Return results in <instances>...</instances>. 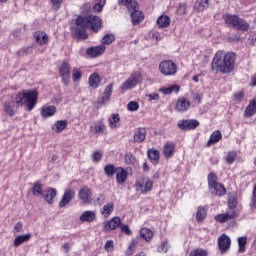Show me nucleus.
<instances>
[{"mask_svg":"<svg viewBox=\"0 0 256 256\" xmlns=\"http://www.w3.org/2000/svg\"><path fill=\"white\" fill-rule=\"evenodd\" d=\"M140 237L149 243V241L153 239V231H151L149 228H142L140 230Z\"/></svg>","mask_w":256,"mask_h":256,"instance_id":"39","label":"nucleus"},{"mask_svg":"<svg viewBox=\"0 0 256 256\" xmlns=\"http://www.w3.org/2000/svg\"><path fill=\"white\" fill-rule=\"evenodd\" d=\"M147 155L148 158L150 159V161H154L155 163H157V161H159V152L156 149H149L147 151Z\"/></svg>","mask_w":256,"mask_h":256,"instance_id":"44","label":"nucleus"},{"mask_svg":"<svg viewBox=\"0 0 256 256\" xmlns=\"http://www.w3.org/2000/svg\"><path fill=\"white\" fill-rule=\"evenodd\" d=\"M224 21L230 27L237 29L238 31H248L249 30V23H247L242 18L236 15H224Z\"/></svg>","mask_w":256,"mask_h":256,"instance_id":"5","label":"nucleus"},{"mask_svg":"<svg viewBox=\"0 0 256 256\" xmlns=\"http://www.w3.org/2000/svg\"><path fill=\"white\" fill-rule=\"evenodd\" d=\"M159 71L162 75H175V73H177V64L172 60H164L159 64Z\"/></svg>","mask_w":256,"mask_h":256,"instance_id":"7","label":"nucleus"},{"mask_svg":"<svg viewBox=\"0 0 256 256\" xmlns=\"http://www.w3.org/2000/svg\"><path fill=\"white\" fill-rule=\"evenodd\" d=\"M38 98L39 94L36 90H28L23 93L18 92L12 101H14V105L17 107H23V105H26L28 111H33L37 105Z\"/></svg>","mask_w":256,"mask_h":256,"instance_id":"2","label":"nucleus"},{"mask_svg":"<svg viewBox=\"0 0 256 256\" xmlns=\"http://www.w3.org/2000/svg\"><path fill=\"white\" fill-rule=\"evenodd\" d=\"M59 73L64 85H69V81H71V64L68 61H63L60 64Z\"/></svg>","mask_w":256,"mask_h":256,"instance_id":"8","label":"nucleus"},{"mask_svg":"<svg viewBox=\"0 0 256 256\" xmlns=\"http://www.w3.org/2000/svg\"><path fill=\"white\" fill-rule=\"evenodd\" d=\"M57 113V107L55 106H43L41 108V115L44 117V119H47L49 117H53Z\"/></svg>","mask_w":256,"mask_h":256,"instance_id":"24","label":"nucleus"},{"mask_svg":"<svg viewBox=\"0 0 256 256\" xmlns=\"http://www.w3.org/2000/svg\"><path fill=\"white\" fill-rule=\"evenodd\" d=\"M44 192H45V190H43V184H41V182L34 183V185L32 187V194L35 197H39V196L43 195Z\"/></svg>","mask_w":256,"mask_h":256,"instance_id":"41","label":"nucleus"},{"mask_svg":"<svg viewBox=\"0 0 256 256\" xmlns=\"http://www.w3.org/2000/svg\"><path fill=\"white\" fill-rule=\"evenodd\" d=\"M34 38L36 39V43H38V45H47L49 42V36L44 31L35 32Z\"/></svg>","mask_w":256,"mask_h":256,"instance_id":"21","label":"nucleus"},{"mask_svg":"<svg viewBox=\"0 0 256 256\" xmlns=\"http://www.w3.org/2000/svg\"><path fill=\"white\" fill-rule=\"evenodd\" d=\"M163 154L166 159H171L175 155V144L166 143L163 147Z\"/></svg>","mask_w":256,"mask_h":256,"instance_id":"27","label":"nucleus"},{"mask_svg":"<svg viewBox=\"0 0 256 256\" xmlns=\"http://www.w3.org/2000/svg\"><path fill=\"white\" fill-rule=\"evenodd\" d=\"M67 125H69V122L67 120H58L55 122L53 130L55 133H61L62 131H65L67 129Z\"/></svg>","mask_w":256,"mask_h":256,"instance_id":"34","label":"nucleus"},{"mask_svg":"<svg viewBox=\"0 0 256 256\" xmlns=\"http://www.w3.org/2000/svg\"><path fill=\"white\" fill-rule=\"evenodd\" d=\"M127 175L125 169L121 167L116 168V180L119 185H123L127 181Z\"/></svg>","mask_w":256,"mask_h":256,"instance_id":"25","label":"nucleus"},{"mask_svg":"<svg viewBox=\"0 0 256 256\" xmlns=\"http://www.w3.org/2000/svg\"><path fill=\"white\" fill-rule=\"evenodd\" d=\"M237 217V213L235 211L226 212L224 214H218L215 216V221L218 223H227V221L231 219H235Z\"/></svg>","mask_w":256,"mask_h":256,"instance_id":"16","label":"nucleus"},{"mask_svg":"<svg viewBox=\"0 0 256 256\" xmlns=\"http://www.w3.org/2000/svg\"><path fill=\"white\" fill-rule=\"evenodd\" d=\"M119 5L127 7L129 13H131V21L133 25H139L145 15L139 10V4L135 0H118Z\"/></svg>","mask_w":256,"mask_h":256,"instance_id":"3","label":"nucleus"},{"mask_svg":"<svg viewBox=\"0 0 256 256\" xmlns=\"http://www.w3.org/2000/svg\"><path fill=\"white\" fill-rule=\"evenodd\" d=\"M235 59H237L235 52L217 51L211 63L213 73H222V75L232 73L235 69Z\"/></svg>","mask_w":256,"mask_h":256,"instance_id":"1","label":"nucleus"},{"mask_svg":"<svg viewBox=\"0 0 256 256\" xmlns=\"http://www.w3.org/2000/svg\"><path fill=\"white\" fill-rule=\"evenodd\" d=\"M104 173L107 177H113L117 173V169H115L113 164H108L104 167Z\"/></svg>","mask_w":256,"mask_h":256,"instance_id":"45","label":"nucleus"},{"mask_svg":"<svg viewBox=\"0 0 256 256\" xmlns=\"http://www.w3.org/2000/svg\"><path fill=\"white\" fill-rule=\"evenodd\" d=\"M120 229L122 231V233H125V235H131V229H129V226L125 225V224H121L120 225Z\"/></svg>","mask_w":256,"mask_h":256,"instance_id":"59","label":"nucleus"},{"mask_svg":"<svg viewBox=\"0 0 256 256\" xmlns=\"http://www.w3.org/2000/svg\"><path fill=\"white\" fill-rule=\"evenodd\" d=\"M206 217H207V208L203 206L198 207L197 213H196L197 223H202V221H205Z\"/></svg>","mask_w":256,"mask_h":256,"instance_id":"35","label":"nucleus"},{"mask_svg":"<svg viewBox=\"0 0 256 256\" xmlns=\"http://www.w3.org/2000/svg\"><path fill=\"white\" fill-rule=\"evenodd\" d=\"M236 157H237V154H235V152H229L226 157L227 163H229V165H231L233 163V161H235Z\"/></svg>","mask_w":256,"mask_h":256,"instance_id":"57","label":"nucleus"},{"mask_svg":"<svg viewBox=\"0 0 256 256\" xmlns=\"http://www.w3.org/2000/svg\"><path fill=\"white\" fill-rule=\"evenodd\" d=\"M228 207L229 209H236L237 208V195L232 194L228 198Z\"/></svg>","mask_w":256,"mask_h":256,"instance_id":"47","label":"nucleus"},{"mask_svg":"<svg viewBox=\"0 0 256 256\" xmlns=\"http://www.w3.org/2000/svg\"><path fill=\"white\" fill-rule=\"evenodd\" d=\"M256 114V99L250 101L249 105L246 107L244 111L245 117H253Z\"/></svg>","mask_w":256,"mask_h":256,"instance_id":"31","label":"nucleus"},{"mask_svg":"<svg viewBox=\"0 0 256 256\" xmlns=\"http://www.w3.org/2000/svg\"><path fill=\"white\" fill-rule=\"evenodd\" d=\"M29 239H31L30 233L17 236L14 240V247H19V245H23V243H27V241H29Z\"/></svg>","mask_w":256,"mask_h":256,"instance_id":"37","label":"nucleus"},{"mask_svg":"<svg viewBox=\"0 0 256 256\" xmlns=\"http://www.w3.org/2000/svg\"><path fill=\"white\" fill-rule=\"evenodd\" d=\"M88 83L92 89H97L99 83H101V76L98 73H93L90 75Z\"/></svg>","mask_w":256,"mask_h":256,"instance_id":"30","label":"nucleus"},{"mask_svg":"<svg viewBox=\"0 0 256 256\" xmlns=\"http://www.w3.org/2000/svg\"><path fill=\"white\" fill-rule=\"evenodd\" d=\"M91 129L94 130L96 135H107V126H105V123L101 121L94 123V125L91 126Z\"/></svg>","mask_w":256,"mask_h":256,"instance_id":"23","label":"nucleus"},{"mask_svg":"<svg viewBox=\"0 0 256 256\" xmlns=\"http://www.w3.org/2000/svg\"><path fill=\"white\" fill-rule=\"evenodd\" d=\"M107 47H105V45H99V46H94V47H90L86 50V53L88 55V57H101V55H103V53H105Z\"/></svg>","mask_w":256,"mask_h":256,"instance_id":"11","label":"nucleus"},{"mask_svg":"<svg viewBox=\"0 0 256 256\" xmlns=\"http://www.w3.org/2000/svg\"><path fill=\"white\" fill-rule=\"evenodd\" d=\"M147 138V130L145 128H138L134 132V142L135 143H143Z\"/></svg>","mask_w":256,"mask_h":256,"instance_id":"20","label":"nucleus"},{"mask_svg":"<svg viewBox=\"0 0 256 256\" xmlns=\"http://www.w3.org/2000/svg\"><path fill=\"white\" fill-rule=\"evenodd\" d=\"M128 111H139V103L137 101H131L127 105Z\"/></svg>","mask_w":256,"mask_h":256,"instance_id":"53","label":"nucleus"},{"mask_svg":"<svg viewBox=\"0 0 256 256\" xmlns=\"http://www.w3.org/2000/svg\"><path fill=\"white\" fill-rule=\"evenodd\" d=\"M189 107H191V101L185 97H182L177 100L175 109L180 113H184V111L189 110Z\"/></svg>","mask_w":256,"mask_h":256,"instance_id":"12","label":"nucleus"},{"mask_svg":"<svg viewBox=\"0 0 256 256\" xmlns=\"http://www.w3.org/2000/svg\"><path fill=\"white\" fill-rule=\"evenodd\" d=\"M158 253H167V241L162 242L161 245L158 246Z\"/></svg>","mask_w":256,"mask_h":256,"instance_id":"58","label":"nucleus"},{"mask_svg":"<svg viewBox=\"0 0 256 256\" xmlns=\"http://www.w3.org/2000/svg\"><path fill=\"white\" fill-rule=\"evenodd\" d=\"M104 249L107 251V253H113V249H115V243L113 240H108L104 246Z\"/></svg>","mask_w":256,"mask_h":256,"instance_id":"52","label":"nucleus"},{"mask_svg":"<svg viewBox=\"0 0 256 256\" xmlns=\"http://www.w3.org/2000/svg\"><path fill=\"white\" fill-rule=\"evenodd\" d=\"M199 126V121L192 119V120H182L178 122V127L182 131H193V129H197Z\"/></svg>","mask_w":256,"mask_h":256,"instance_id":"9","label":"nucleus"},{"mask_svg":"<svg viewBox=\"0 0 256 256\" xmlns=\"http://www.w3.org/2000/svg\"><path fill=\"white\" fill-rule=\"evenodd\" d=\"M179 89H181V87H179V85H170L169 87L166 88H160L159 91L160 93H163V95H171V93H173V91L175 93H179Z\"/></svg>","mask_w":256,"mask_h":256,"instance_id":"40","label":"nucleus"},{"mask_svg":"<svg viewBox=\"0 0 256 256\" xmlns=\"http://www.w3.org/2000/svg\"><path fill=\"white\" fill-rule=\"evenodd\" d=\"M139 241H141V238H139V237H136L131 240L129 247L126 250V255H128V256L133 255L135 249H137V246L139 245Z\"/></svg>","mask_w":256,"mask_h":256,"instance_id":"38","label":"nucleus"},{"mask_svg":"<svg viewBox=\"0 0 256 256\" xmlns=\"http://www.w3.org/2000/svg\"><path fill=\"white\" fill-rule=\"evenodd\" d=\"M138 189L142 191V193H147V191H151L153 189V181L150 179H145L142 184L138 185Z\"/></svg>","mask_w":256,"mask_h":256,"instance_id":"36","label":"nucleus"},{"mask_svg":"<svg viewBox=\"0 0 256 256\" xmlns=\"http://www.w3.org/2000/svg\"><path fill=\"white\" fill-rule=\"evenodd\" d=\"M247 237L238 238L239 253H243L246 249Z\"/></svg>","mask_w":256,"mask_h":256,"instance_id":"49","label":"nucleus"},{"mask_svg":"<svg viewBox=\"0 0 256 256\" xmlns=\"http://www.w3.org/2000/svg\"><path fill=\"white\" fill-rule=\"evenodd\" d=\"M119 121V114H112V116L108 119L110 129H117V123Z\"/></svg>","mask_w":256,"mask_h":256,"instance_id":"42","label":"nucleus"},{"mask_svg":"<svg viewBox=\"0 0 256 256\" xmlns=\"http://www.w3.org/2000/svg\"><path fill=\"white\" fill-rule=\"evenodd\" d=\"M243 97H244L243 92H238L234 94V98L236 99V101H243Z\"/></svg>","mask_w":256,"mask_h":256,"instance_id":"62","label":"nucleus"},{"mask_svg":"<svg viewBox=\"0 0 256 256\" xmlns=\"http://www.w3.org/2000/svg\"><path fill=\"white\" fill-rule=\"evenodd\" d=\"M114 208H115V205L110 202L103 206L101 213H102V215L109 217V215H111L113 213Z\"/></svg>","mask_w":256,"mask_h":256,"instance_id":"43","label":"nucleus"},{"mask_svg":"<svg viewBox=\"0 0 256 256\" xmlns=\"http://www.w3.org/2000/svg\"><path fill=\"white\" fill-rule=\"evenodd\" d=\"M209 0H197L194 9L195 11H198V13H201L202 11H205V9H209Z\"/></svg>","mask_w":256,"mask_h":256,"instance_id":"32","label":"nucleus"},{"mask_svg":"<svg viewBox=\"0 0 256 256\" xmlns=\"http://www.w3.org/2000/svg\"><path fill=\"white\" fill-rule=\"evenodd\" d=\"M75 198V191L73 190H67L61 201L59 202V207H67V205H69V203H71V200H73Z\"/></svg>","mask_w":256,"mask_h":256,"instance_id":"15","label":"nucleus"},{"mask_svg":"<svg viewBox=\"0 0 256 256\" xmlns=\"http://www.w3.org/2000/svg\"><path fill=\"white\" fill-rule=\"evenodd\" d=\"M14 229L16 233H21L23 231V223L18 222L15 224Z\"/></svg>","mask_w":256,"mask_h":256,"instance_id":"61","label":"nucleus"},{"mask_svg":"<svg viewBox=\"0 0 256 256\" xmlns=\"http://www.w3.org/2000/svg\"><path fill=\"white\" fill-rule=\"evenodd\" d=\"M95 219H97L95 212L89 210L83 212L80 216V221H82V223H93Z\"/></svg>","mask_w":256,"mask_h":256,"instance_id":"26","label":"nucleus"},{"mask_svg":"<svg viewBox=\"0 0 256 256\" xmlns=\"http://www.w3.org/2000/svg\"><path fill=\"white\" fill-rule=\"evenodd\" d=\"M217 175H215V173L211 172L208 175V185H209V189H211L212 187H215V185H217Z\"/></svg>","mask_w":256,"mask_h":256,"instance_id":"48","label":"nucleus"},{"mask_svg":"<svg viewBox=\"0 0 256 256\" xmlns=\"http://www.w3.org/2000/svg\"><path fill=\"white\" fill-rule=\"evenodd\" d=\"M139 83H141V74L139 72H134L120 86V89L121 91H129L134 89V87H137Z\"/></svg>","mask_w":256,"mask_h":256,"instance_id":"6","label":"nucleus"},{"mask_svg":"<svg viewBox=\"0 0 256 256\" xmlns=\"http://www.w3.org/2000/svg\"><path fill=\"white\" fill-rule=\"evenodd\" d=\"M126 165H135L137 159L135 158V155L131 152H127L124 156Z\"/></svg>","mask_w":256,"mask_h":256,"instance_id":"46","label":"nucleus"},{"mask_svg":"<svg viewBox=\"0 0 256 256\" xmlns=\"http://www.w3.org/2000/svg\"><path fill=\"white\" fill-rule=\"evenodd\" d=\"M101 159H103V152L99 150L95 151L93 153V161H96L97 163H99Z\"/></svg>","mask_w":256,"mask_h":256,"instance_id":"56","label":"nucleus"},{"mask_svg":"<svg viewBox=\"0 0 256 256\" xmlns=\"http://www.w3.org/2000/svg\"><path fill=\"white\" fill-rule=\"evenodd\" d=\"M117 227H121V218L116 216L105 224L104 229L105 231H115Z\"/></svg>","mask_w":256,"mask_h":256,"instance_id":"19","label":"nucleus"},{"mask_svg":"<svg viewBox=\"0 0 256 256\" xmlns=\"http://www.w3.org/2000/svg\"><path fill=\"white\" fill-rule=\"evenodd\" d=\"M75 29L76 37L77 39H82L85 41V39H89V34H87V26L78 25Z\"/></svg>","mask_w":256,"mask_h":256,"instance_id":"22","label":"nucleus"},{"mask_svg":"<svg viewBox=\"0 0 256 256\" xmlns=\"http://www.w3.org/2000/svg\"><path fill=\"white\" fill-rule=\"evenodd\" d=\"M76 25H83V27H90V29L94 30L95 33L99 31L103 25L101 18L99 16H86V17H77Z\"/></svg>","mask_w":256,"mask_h":256,"instance_id":"4","label":"nucleus"},{"mask_svg":"<svg viewBox=\"0 0 256 256\" xmlns=\"http://www.w3.org/2000/svg\"><path fill=\"white\" fill-rule=\"evenodd\" d=\"M218 246L221 253H225L231 249V238L226 234H222L218 239Z\"/></svg>","mask_w":256,"mask_h":256,"instance_id":"10","label":"nucleus"},{"mask_svg":"<svg viewBox=\"0 0 256 256\" xmlns=\"http://www.w3.org/2000/svg\"><path fill=\"white\" fill-rule=\"evenodd\" d=\"M252 207H254V209H256V184H255V187L253 190Z\"/></svg>","mask_w":256,"mask_h":256,"instance_id":"63","label":"nucleus"},{"mask_svg":"<svg viewBox=\"0 0 256 256\" xmlns=\"http://www.w3.org/2000/svg\"><path fill=\"white\" fill-rule=\"evenodd\" d=\"M210 191L213 195H217L218 197H222V195H225L227 193V189H225V186L223 184H215L212 188H210Z\"/></svg>","mask_w":256,"mask_h":256,"instance_id":"28","label":"nucleus"},{"mask_svg":"<svg viewBox=\"0 0 256 256\" xmlns=\"http://www.w3.org/2000/svg\"><path fill=\"white\" fill-rule=\"evenodd\" d=\"M42 197L49 205H53V200L57 197V190L55 188L44 190Z\"/></svg>","mask_w":256,"mask_h":256,"instance_id":"17","label":"nucleus"},{"mask_svg":"<svg viewBox=\"0 0 256 256\" xmlns=\"http://www.w3.org/2000/svg\"><path fill=\"white\" fill-rule=\"evenodd\" d=\"M3 108L6 115H9V117H15V114L17 113V106L15 105V101L10 100L5 102Z\"/></svg>","mask_w":256,"mask_h":256,"instance_id":"14","label":"nucleus"},{"mask_svg":"<svg viewBox=\"0 0 256 256\" xmlns=\"http://www.w3.org/2000/svg\"><path fill=\"white\" fill-rule=\"evenodd\" d=\"M176 11H177V15H180V16L187 15V4L179 3Z\"/></svg>","mask_w":256,"mask_h":256,"instance_id":"51","label":"nucleus"},{"mask_svg":"<svg viewBox=\"0 0 256 256\" xmlns=\"http://www.w3.org/2000/svg\"><path fill=\"white\" fill-rule=\"evenodd\" d=\"M81 71L79 68H74L72 73V79L73 81H80L81 80Z\"/></svg>","mask_w":256,"mask_h":256,"instance_id":"54","label":"nucleus"},{"mask_svg":"<svg viewBox=\"0 0 256 256\" xmlns=\"http://www.w3.org/2000/svg\"><path fill=\"white\" fill-rule=\"evenodd\" d=\"M51 1H52V5L56 11L61 9V4L63 3V0H51Z\"/></svg>","mask_w":256,"mask_h":256,"instance_id":"60","label":"nucleus"},{"mask_svg":"<svg viewBox=\"0 0 256 256\" xmlns=\"http://www.w3.org/2000/svg\"><path fill=\"white\" fill-rule=\"evenodd\" d=\"M222 138H223V135L221 134V131L219 130L214 131L208 140V143H207L208 147H210V145H214V143H219V141H221Z\"/></svg>","mask_w":256,"mask_h":256,"instance_id":"33","label":"nucleus"},{"mask_svg":"<svg viewBox=\"0 0 256 256\" xmlns=\"http://www.w3.org/2000/svg\"><path fill=\"white\" fill-rule=\"evenodd\" d=\"M78 197L81 199V201H83V203H89L91 197H93V190L87 186H84L80 189Z\"/></svg>","mask_w":256,"mask_h":256,"instance_id":"13","label":"nucleus"},{"mask_svg":"<svg viewBox=\"0 0 256 256\" xmlns=\"http://www.w3.org/2000/svg\"><path fill=\"white\" fill-rule=\"evenodd\" d=\"M113 41H115V36L113 34H107L102 38L101 43L102 45H111Z\"/></svg>","mask_w":256,"mask_h":256,"instance_id":"50","label":"nucleus"},{"mask_svg":"<svg viewBox=\"0 0 256 256\" xmlns=\"http://www.w3.org/2000/svg\"><path fill=\"white\" fill-rule=\"evenodd\" d=\"M111 95H113V84L106 86L103 96L98 100L99 105H105V103H108Z\"/></svg>","mask_w":256,"mask_h":256,"instance_id":"18","label":"nucleus"},{"mask_svg":"<svg viewBox=\"0 0 256 256\" xmlns=\"http://www.w3.org/2000/svg\"><path fill=\"white\" fill-rule=\"evenodd\" d=\"M96 201H97V203H99V205H101L102 203L105 202V195L99 194Z\"/></svg>","mask_w":256,"mask_h":256,"instance_id":"64","label":"nucleus"},{"mask_svg":"<svg viewBox=\"0 0 256 256\" xmlns=\"http://www.w3.org/2000/svg\"><path fill=\"white\" fill-rule=\"evenodd\" d=\"M190 256H207V251L203 249H196L190 252Z\"/></svg>","mask_w":256,"mask_h":256,"instance_id":"55","label":"nucleus"},{"mask_svg":"<svg viewBox=\"0 0 256 256\" xmlns=\"http://www.w3.org/2000/svg\"><path fill=\"white\" fill-rule=\"evenodd\" d=\"M157 25L160 29H165L171 25V18L167 15L159 16L157 19Z\"/></svg>","mask_w":256,"mask_h":256,"instance_id":"29","label":"nucleus"}]
</instances>
